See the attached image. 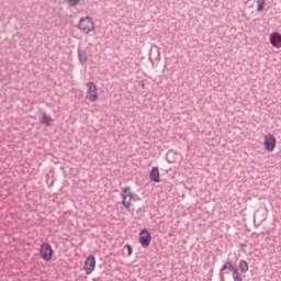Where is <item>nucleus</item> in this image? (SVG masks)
<instances>
[{
  "label": "nucleus",
  "mask_w": 281,
  "mask_h": 281,
  "mask_svg": "<svg viewBox=\"0 0 281 281\" xmlns=\"http://www.w3.org/2000/svg\"><path fill=\"white\" fill-rule=\"evenodd\" d=\"M95 256L93 255H89L83 263V271L86 273V276H91V273H93L95 271Z\"/></svg>",
  "instance_id": "nucleus-6"
},
{
  "label": "nucleus",
  "mask_w": 281,
  "mask_h": 281,
  "mask_svg": "<svg viewBox=\"0 0 281 281\" xmlns=\"http://www.w3.org/2000/svg\"><path fill=\"white\" fill-rule=\"evenodd\" d=\"M86 100L89 102H98V86L93 83V81H90L86 85Z\"/></svg>",
  "instance_id": "nucleus-3"
},
{
  "label": "nucleus",
  "mask_w": 281,
  "mask_h": 281,
  "mask_svg": "<svg viewBox=\"0 0 281 281\" xmlns=\"http://www.w3.org/2000/svg\"><path fill=\"white\" fill-rule=\"evenodd\" d=\"M53 123L54 119L46 113H43L42 117L40 119V124H44V126H52Z\"/></svg>",
  "instance_id": "nucleus-10"
},
{
  "label": "nucleus",
  "mask_w": 281,
  "mask_h": 281,
  "mask_svg": "<svg viewBox=\"0 0 281 281\" xmlns=\"http://www.w3.org/2000/svg\"><path fill=\"white\" fill-rule=\"evenodd\" d=\"M153 240V236H150V232L148 229H142L139 233V244L144 249H148L150 247V243Z\"/></svg>",
  "instance_id": "nucleus-7"
},
{
  "label": "nucleus",
  "mask_w": 281,
  "mask_h": 281,
  "mask_svg": "<svg viewBox=\"0 0 281 281\" xmlns=\"http://www.w3.org/2000/svg\"><path fill=\"white\" fill-rule=\"evenodd\" d=\"M226 269H229L233 273L234 271H238V269H236L234 267V265H232V262L227 261L223 267H222V271H226Z\"/></svg>",
  "instance_id": "nucleus-13"
},
{
  "label": "nucleus",
  "mask_w": 281,
  "mask_h": 281,
  "mask_svg": "<svg viewBox=\"0 0 281 281\" xmlns=\"http://www.w3.org/2000/svg\"><path fill=\"white\" fill-rule=\"evenodd\" d=\"M149 179L154 183H159L161 181V173L159 172V167H153L149 171Z\"/></svg>",
  "instance_id": "nucleus-9"
},
{
  "label": "nucleus",
  "mask_w": 281,
  "mask_h": 281,
  "mask_svg": "<svg viewBox=\"0 0 281 281\" xmlns=\"http://www.w3.org/2000/svg\"><path fill=\"white\" fill-rule=\"evenodd\" d=\"M78 30L82 32V34H91V32H95V22L89 15L82 16L78 22Z\"/></svg>",
  "instance_id": "nucleus-1"
},
{
  "label": "nucleus",
  "mask_w": 281,
  "mask_h": 281,
  "mask_svg": "<svg viewBox=\"0 0 281 281\" xmlns=\"http://www.w3.org/2000/svg\"><path fill=\"white\" fill-rule=\"evenodd\" d=\"M40 258L45 260V262H50L54 259V248H52V245L43 243L40 246Z\"/></svg>",
  "instance_id": "nucleus-2"
},
{
  "label": "nucleus",
  "mask_w": 281,
  "mask_h": 281,
  "mask_svg": "<svg viewBox=\"0 0 281 281\" xmlns=\"http://www.w3.org/2000/svg\"><path fill=\"white\" fill-rule=\"evenodd\" d=\"M265 10V0H257V11L262 12Z\"/></svg>",
  "instance_id": "nucleus-14"
},
{
  "label": "nucleus",
  "mask_w": 281,
  "mask_h": 281,
  "mask_svg": "<svg viewBox=\"0 0 281 281\" xmlns=\"http://www.w3.org/2000/svg\"><path fill=\"white\" fill-rule=\"evenodd\" d=\"M276 146H278V140H276V136L273 134L268 133L263 136V148L267 153H273L276 150Z\"/></svg>",
  "instance_id": "nucleus-4"
},
{
  "label": "nucleus",
  "mask_w": 281,
  "mask_h": 281,
  "mask_svg": "<svg viewBox=\"0 0 281 281\" xmlns=\"http://www.w3.org/2000/svg\"><path fill=\"white\" fill-rule=\"evenodd\" d=\"M78 58L81 65H85L89 60V53L87 50H78Z\"/></svg>",
  "instance_id": "nucleus-11"
},
{
  "label": "nucleus",
  "mask_w": 281,
  "mask_h": 281,
  "mask_svg": "<svg viewBox=\"0 0 281 281\" xmlns=\"http://www.w3.org/2000/svg\"><path fill=\"white\" fill-rule=\"evenodd\" d=\"M239 270H240V273H247V271H249V263L245 260H240Z\"/></svg>",
  "instance_id": "nucleus-12"
},
{
  "label": "nucleus",
  "mask_w": 281,
  "mask_h": 281,
  "mask_svg": "<svg viewBox=\"0 0 281 281\" xmlns=\"http://www.w3.org/2000/svg\"><path fill=\"white\" fill-rule=\"evenodd\" d=\"M269 42L274 47V49H281V34L273 32L269 36Z\"/></svg>",
  "instance_id": "nucleus-8"
},
{
  "label": "nucleus",
  "mask_w": 281,
  "mask_h": 281,
  "mask_svg": "<svg viewBox=\"0 0 281 281\" xmlns=\"http://www.w3.org/2000/svg\"><path fill=\"white\" fill-rule=\"evenodd\" d=\"M121 199H122V205L126 210H131V206L133 205V191H131L130 187L123 189Z\"/></svg>",
  "instance_id": "nucleus-5"
},
{
  "label": "nucleus",
  "mask_w": 281,
  "mask_h": 281,
  "mask_svg": "<svg viewBox=\"0 0 281 281\" xmlns=\"http://www.w3.org/2000/svg\"><path fill=\"white\" fill-rule=\"evenodd\" d=\"M125 249L127 250V256H133V247L131 245H125Z\"/></svg>",
  "instance_id": "nucleus-16"
},
{
  "label": "nucleus",
  "mask_w": 281,
  "mask_h": 281,
  "mask_svg": "<svg viewBox=\"0 0 281 281\" xmlns=\"http://www.w3.org/2000/svg\"><path fill=\"white\" fill-rule=\"evenodd\" d=\"M233 280L234 281H243V277L240 276V272H238V270H234Z\"/></svg>",
  "instance_id": "nucleus-15"
},
{
  "label": "nucleus",
  "mask_w": 281,
  "mask_h": 281,
  "mask_svg": "<svg viewBox=\"0 0 281 281\" xmlns=\"http://www.w3.org/2000/svg\"><path fill=\"white\" fill-rule=\"evenodd\" d=\"M78 3H80V0H68V5H71V8L78 5Z\"/></svg>",
  "instance_id": "nucleus-17"
}]
</instances>
